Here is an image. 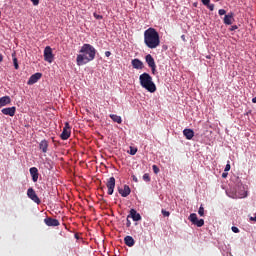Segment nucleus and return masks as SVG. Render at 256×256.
<instances>
[{
    "label": "nucleus",
    "instance_id": "f8f14e48",
    "mask_svg": "<svg viewBox=\"0 0 256 256\" xmlns=\"http://www.w3.org/2000/svg\"><path fill=\"white\" fill-rule=\"evenodd\" d=\"M106 187H108V194L113 195L115 188V178L113 176L109 178L108 182L106 183Z\"/></svg>",
    "mask_w": 256,
    "mask_h": 256
},
{
    "label": "nucleus",
    "instance_id": "c9c22d12",
    "mask_svg": "<svg viewBox=\"0 0 256 256\" xmlns=\"http://www.w3.org/2000/svg\"><path fill=\"white\" fill-rule=\"evenodd\" d=\"M231 229H232V232L239 233L238 227L233 226Z\"/></svg>",
    "mask_w": 256,
    "mask_h": 256
},
{
    "label": "nucleus",
    "instance_id": "f03ea898",
    "mask_svg": "<svg viewBox=\"0 0 256 256\" xmlns=\"http://www.w3.org/2000/svg\"><path fill=\"white\" fill-rule=\"evenodd\" d=\"M143 43L149 49H157L161 45V39L157 30L154 28L146 29L143 32Z\"/></svg>",
    "mask_w": 256,
    "mask_h": 256
},
{
    "label": "nucleus",
    "instance_id": "f257e3e1",
    "mask_svg": "<svg viewBox=\"0 0 256 256\" xmlns=\"http://www.w3.org/2000/svg\"><path fill=\"white\" fill-rule=\"evenodd\" d=\"M96 57V49L89 43H84L82 47H80L79 54L77 55V66L81 67L90 63Z\"/></svg>",
    "mask_w": 256,
    "mask_h": 256
},
{
    "label": "nucleus",
    "instance_id": "f3484780",
    "mask_svg": "<svg viewBox=\"0 0 256 256\" xmlns=\"http://www.w3.org/2000/svg\"><path fill=\"white\" fill-rule=\"evenodd\" d=\"M132 67L137 70L143 69V62L139 59H134L132 60Z\"/></svg>",
    "mask_w": 256,
    "mask_h": 256
},
{
    "label": "nucleus",
    "instance_id": "4be33fe9",
    "mask_svg": "<svg viewBox=\"0 0 256 256\" xmlns=\"http://www.w3.org/2000/svg\"><path fill=\"white\" fill-rule=\"evenodd\" d=\"M110 119L114 121V123L121 124L122 123V117L118 116L116 114H110L109 115Z\"/></svg>",
    "mask_w": 256,
    "mask_h": 256
},
{
    "label": "nucleus",
    "instance_id": "9d476101",
    "mask_svg": "<svg viewBox=\"0 0 256 256\" xmlns=\"http://www.w3.org/2000/svg\"><path fill=\"white\" fill-rule=\"evenodd\" d=\"M44 224H46L48 227H58L60 225V222L58 219L47 217L46 219H44Z\"/></svg>",
    "mask_w": 256,
    "mask_h": 256
},
{
    "label": "nucleus",
    "instance_id": "c756f323",
    "mask_svg": "<svg viewBox=\"0 0 256 256\" xmlns=\"http://www.w3.org/2000/svg\"><path fill=\"white\" fill-rule=\"evenodd\" d=\"M198 213H199L200 217L204 216V208H203V206H200Z\"/></svg>",
    "mask_w": 256,
    "mask_h": 256
},
{
    "label": "nucleus",
    "instance_id": "58836bf2",
    "mask_svg": "<svg viewBox=\"0 0 256 256\" xmlns=\"http://www.w3.org/2000/svg\"><path fill=\"white\" fill-rule=\"evenodd\" d=\"M132 180L135 182V183H138L139 180H137V177L135 175L132 176Z\"/></svg>",
    "mask_w": 256,
    "mask_h": 256
},
{
    "label": "nucleus",
    "instance_id": "7ed1b4c3",
    "mask_svg": "<svg viewBox=\"0 0 256 256\" xmlns=\"http://www.w3.org/2000/svg\"><path fill=\"white\" fill-rule=\"evenodd\" d=\"M140 85L142 88L147 89L150 93L157 91V86L153 82V78L148 73L140 75Z\"/></svg>",
    "mask_w": 256,
    "mask_h": 256
},
{
    "label": "nucleus",
    "instance_id": "37998d69",
    "mask_svg": "<svg viewBox=\"0 0 256 256\" xmlns=\"http://www.w3.org/2000/svg\"><path fill=\"white\" fill-rule=\"evenodd\" d=\"M254 104H256V96L251 100Z\"/></svg>",
    "mask_w": 256,
    "mask_h": 256
},
{
    "label": "nucleus",
    "instance_id": "6ab92c4d",
    "mask_svg": "<svg viewBox=\"0 0 256 256\" xmlns=\"http://www.w3.org/2000/svg\"><path fill=\"white\" fill-rule=\"evenodd\" d=\"M11 103V99L9 96H3L0 98V108L9 105Z\"/></svg>",
    "mask_w": 256,
    "mask_h": 256
},
{
    "label": "nucleus",
    "instance_id": "c85d7f7f",
    "mask_svg": "<svg viewBox=\"0 0 256 256\" xmlns=\"http://www.w3.org/2000/svg\"><path fill=\"white\" fill-rule=\"evenodd\" d=\"M131 150L129 151V154L130 155H136V153H137V148H130Z\"/></svg>",
    "mask_w": 256,
    "mask_h": 256
},
{
    "label": "nucleus",
    "instance_id": "2f4dec72",
    "mask_svg": "<svg viewBox=\"0 0 256 256\" xmlns=\"http://www.w3.org/2000/svg\"><path fill=\"white\" fill-rule=\"evenodd\" d=\"M201 3L205 6V5H210L211 4V0H201Z\"/></svg>",
    "mask_w": 256,
    "mask_h": 256
},
{
    "label": "nucleus",
    "instance_id": "4468645a",
    "mask_svg": "<svg viewBox=\"0 0 256 256\" xmlns=\"http://www.w3.org/2000/svg\"><path fill=\"white\" fill-rule=\"evenodd\" d=\"M42 77L41 73H36L32 76H30L29 80H28V85H35Z\"/></svg>",
    "mask_w": 256,
    "mask_h": 256
},
{
    "label": "nucleus",
    "instance_id": "39448f33",
    "mask_svg": "<svg viewBox=\"0 0 256 256\" xmlns=\"http://www.w3.org/2000/svg\"><path fill=\"white\" fill-rule=\"evenodd\" d=\"M147 65L151 68L152 74H157V65L155 64V60L151 54H147L145 57Z\"/></svg>",
    "mask_w": 256,
    "mask_h": 256
},
{
    "label": "nucleus",
    "instance_id": "20e7f679",
    "mask_svg": "<svg viewBox=\"0 0 256 256\" xmlns=\"http://www.w3.org/2000/svg\"><path fill=\"white\" fill-rule=\"evenodd\" d=\"M43 57H44V61L48 63H53L54 54H53V49H51L50 46H46L44 48Z\"/></svg>",
    "mask_w": 256,
    "mask_h": 256
},
{
    "label": "nucleus",
    "instance_id": "dca6fc26",
    "mask_svg": "<svg viewBox=\"0 0 256 256\" xmlns=\"http://www.w3.org/2000/svg\"><path fill=\"white\" fill-rule=\"evenodd\" d=\"M49 148V142L47 140H42L39 142V150L42 151V153H47V149Z\"/></svg>",
    "mask_w": 256,
    "mask_h": 256
},
{
    "label": "nucleus",
    "instance_id": "a19ab883",
    "mask_svg": "<svg viewBox=\"0 0 256 256\" xmlns=\"http://www.w3.org/2000/svg\"><path fill=\"white\" fill-rule=\"evenodd\" d=\"M3 60H4V57H3V55L0 53V63H2Z\"/></svg>",
    "mask_w": 256,
    "mask_h": 256
},
{
    "label": "nucleus",
    "instance_id": "bb28decb",
    "mask_svg": "<svg viewBox=\"0 0 256 256\" xmlns=\"http://www.w3.org/2000/svg\"><path fill=\"white\" fill-rule=\"evenodd\" d=\"M93 17L96 18L97 20H102L103 19V15H99L97 13H93Z\"/></svg>",
    "mask_w": 256,
    "mask_h": 256
},
{
    "label": "nucleus",
    "instance_id": "e433bc0d",
    "mask_svg": "<svg viewBox=\"0 0 256 256\" xmlns=\"http://www.w3.org/2000/svg\"><path fill=\"white\" fill-rule=\"evenodd\" d=\"M126 225H127V228H130V227H131V221H130V219H128V218H127V223H126Z\"/></svg>",
    "mask_w": 256,
    "mask_h": 256
},
{
    "label": "nucleus",
    "instance_id": "aec40b11",
    "mask_svg": "<svg viewBox=\"0 0 256 256\" xmlns=\"http://www.w3.org/2000/svg\"><path fill=\"white\" fill-rule=\"evenodd\" d=\"M130 215H131V218H132L133 221H140L141 220L140 214L137 213L135 209H131Z\"/></svg>",
    "mask_w": 256,
    "mask_h": 256
},
{
    "label": "nucleus",
    "instance_id": "cd10ccee",
    "mask_svg": "<svg viewBox=\"0 0 256 256\" xmlns=\"http://www.w3.org/2000/svg\"><path fill=\"white\" fill-rule=\"evenodd\" d=\"M161 214L164 216V217H169L170 213L164 209H161Z\"/></svg>",
    "mask_w": 256,
    "mask_h": 256
},
{
    "label": "nucleus",
    "instance_id": "6e6552de",
    "mask_svg": "<svg viewBox=\"0 0 256 256\" xmlns=\"http://www.w3.org/2000/svg\"><path fill=\"white\" fill-rule=\"evenodd\" d=\"M27 196L36 204H41L39 196H37L36 191L33 188H29L27 191Z\"/></svg>",
    "mask_w": 256,
    "mask_h": 256
},
{
    "label": "nucleus",
    "instance_id": "a18cd8bd",
    "mask_svg": "<svg viewBox=\"0 0 256 256\" xmlns=\"http://www.w3.org/2000/svg\"><path fill=\"white\" fill-rule=\"evenodd\" d=\"M181 38H182V39H185V36H184V35H182V36H181Z\"/></svg>",
    "mask_w": 256,
    "mask_h": 256
},
{
    "label": "nucleus",
    "instance_id": "7c9ffc66",
    "mask_svg": "<svg viewBox=\"0 0 256 256\" xmlns=\"http://www.w3.org/2000/svg\"><path fill=\"white\" fill-rule=\"evenodd\" d=\"M218 14H219V16L226 15V10L225 9H219Z\"/></svg>",
    "mask_w": 256,
    "mask_h": 256
},
{
    "label": "nucleus",
    "instance_id": "2eb2a0df",
    "mask_svg": "<svg viewBox=\"0 0 256 256\" xmlns=\"http://www.w3.org/2000/svg\"><path fill=\"white\" fill-rule=\"evenodd\" d=\"M232 21H234V13L230 12L227 15H224L223 23L224 25H232Z\"/></svg>",
    "mask_w": 256,
    "mask_h": 256
},
{
    "label": "nucleus",
    "instance_id": "9b49d317",
    "mask_svg": "<svg viewBox=\"0 0 256 256\" xmlns=\"http://www.w3.org/2000/svg\"><path fill=\"white\" fill-rule=\"evenodd\" d=\"M118 193L120 194V196L122 197H128L131 193V188L128 185H125L122 187H118Z\"/></svg>",
    "mask_w": 256,
    "mask_h": 256
},
{
    "label": "nucleus",
    "instance_id": "a211bd4d",
    "mask_svg": "<svg viewBox=\"0 0 256 256\" xmlns=\"http://www.w3.org/2000/svg\"><path fill=\"white\" fill-rule=\"evenodd\" d=\"M183 136H185L187 140H192L193 137H194L193 129H185V130H183Z\"/></svg>",
    "mask_w": 256,
    "mask_h": 256
},
{
    "label": "nucleus",
    "instance_id": "0eeeda50",
    "mask_svg": "<svg viewBox=\"0 0 256 256\" xmlns=\"http://www.w3.org/2000/svg\"><path fill=\"white\" fill-rule=\"evenodd\" d=\"M71 137V127L69 123H65V127L62 129L61 140L66 141Z\"/></svg>",
    "mask_w": 256,
    "mask_h": 256
},
{
    "label": "nucleus",
    "instance_id": "b1692460",
    "mask_svg": "<svg viewBox=\"0 0 256 256\" xmlns=\"http://www.w3.org/2000/svg\"><path fill=\"white\" fill-rule=\"evenodd\" d=\"M142 179H143V181H145L146 183H149V182H150V175H149V173L143 174Z\"/></svg>",
    "mask_w": 256,
    "mask_h": 256
},
{
    "label": "nucleus",
    "instance_id": "ea45409f",
    "mask_svg": "<svg viewBox=\"0 0 256 256\" xmlns=\"http://www.w3.org/2000/svg\"><path fill=\"white\" fill-rule=\"evenodd\" d=\"M247 197V192H244V194H241V196H238V198H244Z\"/></svg>",
    "mask_w": 256,
    "mask_h": 256
},
{
    "label": "nucleus",
    "instance_id": "79ce46f5",
    "mask_svg": "<svg viewBox=\"0 0 256 256\" xmlns=\"http://www.w3.org/2000/svg\"><path fill=\"white\" fill-rule=\"evenodd\" d=\"M250 221H256V213H255V217H251Z\"/></svg>",
    "mask_w": 256,
    "mask_h": 256
},
{
    "label": "nucleus",
    "instance_id": "f704fd0d",
    "mask_svg": "<svg viewBox=\"0 0 256 256\" xmlns=\"http://www.w3.org/2000/svg\"><path fill=\"white\" fill-rule=\"evenodd\" d=\"M235 30H238V26L236 25L231 26L230 31L234 32Z\"/></svg>",
    "mask_w": 256,
    "mask_h": 256
},
{
    "label": "nucleus",
    "instance_id": "412c9836",
    "mask_svg": "<svg viewBox=\"0 0 256 256\" xmlns=\"http://www.w3.org/2000/svg\"><path fill=\"white\" fill-rule=\"evenodd\" d=\"M124 243H126L128 247H132L135 245V240L132 238V236H126L124 237Z\"/></svg>",
    "mask_w": 256,
    "mask_h": 256
},
{
    "label": "nucleus",
    "instance_id": "a878e982",
    "mask_svg": "<svg viewBox=\"0 0 256 256\" xmlns=\"http://www.w3.org/2000/svg\"><path fill=\"white\" fill-rule=\"evenodd\" d=\"M152 171H154L155 174L159 173V167L157 165H152Z\"/></svg>",
    "mask_w": 256,
    "mask_h": 256
},
{
    "label": "nucleus",
    "instance_id": "ddd939ff",
    "mask_svg": "<svg viewBox=\"0 0 256 256\" xmlns=\"http://www.w3.org/2000/svg\"><path fill=\"white\" fill-rule=\"evenodd\" d=\"M30 176H32V180L34 183H37L39 180V169L36 167H32L29 169Z\"/></svg>",
    "mask_w": 256,
    "mask_h": 256
},
{
    "label": "nucleus",
    "instance_id": "4c0bfd02",
    "mask_svg": "<svg viewBox=\"0 0 256 256\" xmlns=\"http://www.w3.org/2000/svg\"><path fill=\"white\" fill-rule=\"evenodd\" d=\"M111 55H112V53L110 51L105 52V57H110Z\"/></svg>",
    "mask_w": 256,
    "mask_h": 256
},
{
    "label": "nucleus",
    "instance_id": "473e14b6",
    "mask_svg": "<svg viewBox=\"0 0 256 256\" xmlns=\"http://www.w3.org/2000/svg\"><path fill=\"white\" fill-rule=\"evenodd\" d=\"M30 1H32L34 6H38L40 3V0H30Z\"/></svg>",
    "mask_w": 256,
    "mask_h": 256
},
{
    "label": "nucleus",
    "instance_id": "72a5a7b5",
    "mask_svg": "<svg viewBox=\"0 0 256 256\" xmlns=\"http://www.w3.org/2000/svg\"><path fill=\"white\" fill-rule=\"evenodd\" d=\"M231 169L230 164H227L226 167L224 168V172H229Z\"/></svg>",
    "mask_w": 256,
    "mask_h": 256
},
{
    "label": "nucleus",
    "instance_id": "423d86ee",
    "mask_svg": "<svg viewBox=\"0 0 256 256\" xmlns=\"http://www.w3.org/2000/svg\"><path fill=\"white\" fill-rule=\"evenodd\" d=\"M188 220L191 221L192 224L196 225L197 227H203L204 225V220L203 219H198V216L196 213H192L189 217Z\"/></svg>",
    "mask_w": 256,
    "mask_h": 256
},
{
    "label": "nucleus",
    "instance_id": "5701e85b",
    "mask_svg": "<svg viewBox=\"0 0 256 256\" xmlns=\"http://www.w3.org/2000/svg\"><path fill=\"white\" fill-rule=\"evenodd\" d=\"M12 62L14 63L15 70H19L18 59L15 57V52L12 53Z\"/></svg>",
    "mask_w": 256,
    "mask_h": 256
},
{
    "label": "nucleus",
    "instance_id": "393cba45",
    "mask_svg": "<svg viewBox=\"0 0 256 256\" xmlns=\"http://www.w3.org/2000/svg\"><path fill=\"white\" fill-rule=\"evenodd\" d=\"M204 6L207 7L209 11H215V4H206Z\"/></svg>",
    "mask_w": 256,
    "mask_h": 256
},
{
    "label": "nucleus",
    "instance_id": "1a4fd4ad",
    "mask_svg": "<svg viewBox=\"0 0 256 256\" xmlns=\"http://www.w3.org/2000/svg\"><path fill=\"white\" fill-rule=\"evenodd\" d=\"M17 112V108L15 106L3 108L1 110V113L5 116L13 117L15 113Z\"/></svg>",
    "mask_w": 256,
    "mask_h": 256
},
{
    "label": "nucleus",
    "instance_id": "c03bdc74",
    "mask_svg": "<svg viewBox=\"0 0 256 256\" xmlns=\"http://www.w3.org/2000/svg\"><path fill=\"white\" fill-rule=\"evenodd\" d=\"M226 177H227V173H223L222 178H226Z\"/></svg>",
    "mask_w": 256,
    "mask_h": 256
}]
</instances>
